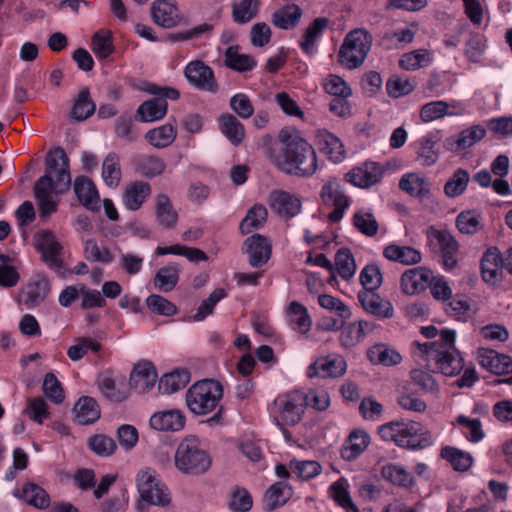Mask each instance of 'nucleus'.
Returning a JSON list of instances; mask_svg holds the SVG:
<instances>
[{
  "label": "nucleus",
  "mask_w": 512,
  "mask_h": 512,
  "mask_svg": "<svg viewBox=\"0 0 512 512\" xmlns=\"http://www.w3.org/2000/svg\"><path fill=\"white\" fill-rule=\"evenodd\" d=\"M71 184L69 158L63 148L50 151L45 160V174L34 186V195L40 210V216L48 217L56 212L58 203L53 194L67 191Z\"/></svg>",
  "instance_id": "f257e3e1"
},
{
  "label": "nucleus",
  "mask_w": 512,
  "mask_h": 512,
  "mask_svg": "<svg viewBox=\"0 0 512 512\" xmlns=\"http://www.w3.org/2000/svg\"><path fill=\"white\" fill-rule=\"evenodd\" d=\"M279 139L283 147L277 164L284 172L300 177H309L316 172V152L305 139L283 130L279 133Z\"/></svg>",
  "instance_id": "f03ea898"
},
{
  "label": "nucleus",
  "mask_w": 512,
  "mask_h": 512,
  "mask_svg": "<svg viewBox=\"0 0 512 512\" xmlns=\"http://www.w3.org/2000/svg\"><path fill=\"white\" fill-rule=\"evenodd\" d=\"M420 350L426 355L428 365L434 372L445 376H455L463 369V359L455 347V331L443 329L439 340L419 344Z\"/></svg>",
  "instance_id": "7ed1b4c3"
},
{
  "label": "nucleus",
  "mask_w": 512,
  "mask_h": 512,
  "mask_svg": "<svg viewBox=\"0 0 512 512\" xmlns=\"http://www.w3.org/2000/svg\"><path fill=\"white\" fill-rule=\"evenodd\" d=\"M223 386L214 379H204L194 383L186 392V403L189 410L195 415H206L216 410L215 414L207 419L211 426L223 424L221 405Z\"/></svg>",
  "instance_id": "20e7f679"
},
{
  "label": "nucleus",
  "mask_w": 512,
  "mask_h": 512,
  "mask_svg": "<svg viewBox=\"0 0 512 512\" xmlns=\"http://www.w3.org/2000/svg\"><path fill=\"white\" fill-rule=\"evenodd\" d=\"M379 435L385 441H393L399 447L417 450L431 444V434L415 421H392L379 427Z\"/></svg>",
  "instance_id": "39448f33"
},
{
  "label": "nucleus",
  "mask_w": 512,
  "mask_h": 512,
  "mask_svg": "<svg viewBox=\"0 0 512 512\" xmlns=\"http://www.w3.org/2000/svg\"><path fill=\"white\" fill-rule=\"evenodd\" d=\"M175 466L184 474L199 475L205 473L211 466V458L205 451L198 438L185 437L175 452Z\"/></svg>",
  "instance_id": "423d86ee"
},
{
  "label": "nucleus",
  "mask_w": 512,
  "mask_h": 512,
  "mask_svg": "<svg viewBox=\"0 0 512 512\" xmlns=\"http://www.w3.org/2000/svg\"><path fill=\"white\" fill-rule=\"evenodd\" d=\"M372 45L371 34L363 28L349 32L338 53V61L348 69L360 66Z\"/></svg>",
  "instance_id": "0eeeda50"
},
{
  "label": "nucleus",
  "mask_w": 512,
  "mask_h": 512,
  "mask_svg": "<svg viewBox=\"0 0 512 512\" xmlns=\"http://www.w3.org/2000/svg\"><path fill=\"white\" fill-rule=\"evenodd\" d=\"M146 91L156 98L142 103L136 112V117L141 122H153L162 119L168 109L166 99L177 100L180 97L178 90L170 87H160L156 84H150Z\"/></svg>",
  "instance_id": "6e6552de"
},
{
  "label": "nucleus",
  "mask_w": 512,
  "mask_h": 512,
  "mask_svg": "<svg viewBox=\"0 0 512 512\" xmlns=\"http://www.w3.org/2000/svg\"><path fill=\"white\" fill-rule=\"evenodd\" d=\"M136 481L142 500L157 506H167L170 503L171 497L167 488L156 480L152 470H141Z\"/></svg>",
  "instance_id": "1a4fd4ad"
},
{
  "label": "nucleus",
  "mask_w": 512,
  "mask_h": 512,
  "mask_svg": "<svg viewBox=\"0 0 512 512\" xmlns=\"http://www.w3.org/2000/svg\"><path fill=\"white\" fill-rule=\"evenodd\" d=\"M429 243L441 253L442 263L445 269L451 270L457 265V253L459 245L455 238L446 230H438L429 227L427 230Z\"/></svg>",
  "instance_id": "9d476101"
},
{
  "label": "nucleus",
  "mask_w": 512,
  "mask_h": 512,
  "mask_svg": "<svg viewBox=\"0 0 512 512\" xmlns=\"http://www.w3.org/2000/svg\"><path fill=\"white\" fill-rule=\"evenodd\" d=\"M308 396L301 392H292L285 399L275 401L279 415L274 418L278 426L297 424L304 413V405Z\"/></svg>",
  "instance_id": "9b49d317"
},
{
  "label": "nucleus",
  "mask_w": 512,
  "mask_h": 512,
  "mask_svg": "<svg viewBox=\"0 0 512 512\" xmlns=\"http://www.w3.org/2000/svg\"><path fill=\"white\" fill-rule=\"evenodd\" d=\"M320 197L324 205L334 207L328 216L329 220L331 222L340 221L350 204V199L346 196L340 183L336 180L327 181L322 186Z\"/></svg>",
  "instance_id": "f8f14e48"
},
{
  "label": "nucleus",
  "mask_w": 512,
  "mask_h": 512,
  "mask_svg": "<svg viewBox=\"0 0 512 512\" xmlns=\"http://www.w3.org/2000/svg\"><path fill=\"white\" fill-rule=\"evenodd\" d=\"M184 75L191 85L200 90L211 93L218 91L213 70L201 60L191 61L185 67Z\"/></svg>",
  "instance_id": "ddd939ff"
},
{
  "label": "nucleus",
  "mask_w": 512,
  "mask_h": 512,
  "mask_svg": "<svg viewBox=\"0 0 512 512\" xmlns=\"http://www.w3.org/2000/svg\"><path fill=\"white\" fill-rule=\"evenodd\" d=\"M267 202L271 211L284 219L296 216L302 208L300 198L284 190H272Z\"/></svg>",
  "instance_id": "4468645a"
},
{
  "label": "nucleus",
  "mask_w": 512,
  "mask_h": 512,
  "mask_svg": "<svg viewBox=\"0 0 512 512\" xmlns=\"http://www.w3.org/2000/svg\"><path fill=\"white\" fill-rule=\"evenodd\" d=\"M482 368L498 376L510 374L512 373V358L495 350L482 348ZM492 383L512 385V376L505 379H496Z\"/></svg>",
  "instance_id": "2eb2a0df"
},
{
  "label": "nucleus",
  "mask_w": 512,
  "mask_h": 512,
  "mask_svg": "<svg viewBox=\"0 0 512 512\" xmlns=\"http://www.w3.org/2000/svg\"><path fill=\"white\" fill-rule=\"evenodd\" d=\"M433 272L427 267H415L406 270L400 279L401 290L406 295L423 292L432 281Z\"/></svg>",
  "instance_id": "dca6fc26"
},
{
  "label": "nucleus",
  "mask_w": 512,
  "mask_h": 512,
  "mask_svg": "<svg viewBox=\"0 0 512 512\" xmlns=\"http://www.w3.org/2000/svg\"><path fill=\"white\" fill-rule=\"evenodd\" d=\"M503 257L497 247H489L482 256V280L491 286L501 283Z\"/></svg>",
  "instance_id": "f3484780"
},
{
  "label": "nucleus",
  "mask_w": 512,
  "mask_h": 512,
  "mask_svg": "<svg viewBox=\"0 0 512 512\" xmlns=\"http://www.w3.org/2000/svg\"><path fill=\"white\" fill-rule=\"evenodd\" d=\"M244 252L248 255V261L252 267H260L268 262L271 256V245L265 236L254 234L245 240Z\"/></svg>",
  "instance_id": "a211bd4d"
},
{
  "label": "nucleus",
  "mask_w": 512,
  "mask_h": 512,
  "mask_svg": "<svg viewBox=\"0 0 512 512\" xmlns=\"http://www.w3.org/2000/svg\"><path fill=\"white\" fill-rule=\"evenodd\" d=\"M37 249L41 253L42 260L53 269H60L63 261L60 258L61 245L51 231H43L38 236Z\"/></svg>",
  "instance_id": "6ab92c4d"
},
{
  "label": "nucleus",
  "mask_w": 512,
  "mask_h": 512,
  "mask_svg": "<svg viewBox=\"0 0 512 512\" xmlns=\"http://www.w3.org/2000/svg\"><path fill=\"white\" fill-rule=\"evenodd\" d=\"M382 168L375 162H366L345 175L348 182L360 188H368L378 183L382 177Z\"/></svg>",
  "instance_id": "aec40b11"
},
{
  "label": "nucleus",
  "mask_w": 512,
  "mask_h": 512,
  "mask_svg": "<svg viewBox=\"0 0 512 512\" xmlns=\"http://www.w3.org/2000/svg\"><path fill=\"white\" fill-rule=\"evenodd\" d=\"M156 381L157 373L150 362L138 363L130 375V386L140 394L152 389Z\"/></svg>",
  "instance_id": "412c9836"
},
{
  "label": "nucleus",
  "mask_w": 512,
  "mask_h": 512,
  "mask_svg": "<svg viewBox=\"0 0 512 512\" xmlns=\"http://www.w3.org/2000/svg\"><path fill=\"white\" fill-rule=\"evenodd\" d=\"M358 299L363 309L372 315L391 318L394 314L392 304L387 300H383L375 291H360Z\"/></svg>",
  "instance_id": "4be33fe9"
},
{
  "label": "nucleus",
  "mask_w": 512,
  "mask_h": 512,
  "mask_svg": "<svg viewBox=\"0 0 512 512\" xmlns=\"http://www.w3.org/2000/svg\"><path fill=\"white\" fill-rule=\"evenodd\" d=\"M185 425V417L179 410H166L154 413L150 418V426L157 431L181 430Z\"/></svg>",
  "instance_id": "5701e85b"
},
{
  "label": "nucleus",
  "mask_w": 512,
  "mask_h": 512,
  "mask_svg": "<svg viewBox=\"0 0 512 512\" xmlns=\"http://www.w3.org/2000/svg\"><path fill=\"white\" fill-rule=\"evenodd\" d=\"M151 14L154 22L162 27L171 28L178 23L179 14L173 0H156Z\"/></svg>",
  "instance_id": "b1692460"
},
{
  "label": "nucleus",
  "mask_w": 512,
  "mask_h": 512,
  "mask_svg": "<svg viewBox=\"0 0 512 512\" xmlns=\"http://www.w3.org/2000/svg\"><path fill=\"white\" fill-rule=\"evenodd\" d=\"M74 191L79 202L90 210H98L99 194L91 179L79 176L74 181Z\"/></svg>",
  "instance_id": "393cba45"
},
{
  "label": "nucleus",
  "mask_w": 512,
  "mask_h": 512,
  "mask_svg": "<svg viewBox=\"0 0 512 512\" xmlns=\"http://www.w3.org/2000/svg\"><path fill=\"white\" fill-rule=\"evenodd\" d=\"M151 194V185L143 181H135L125 188L123 201L127 209L138 210Z\"/></svg>",
  "instance_id": "a878e982"
},
{
  "label": "nucleus",
  "mask_w": 512,
  "mask_h": 512,
  "mask_svg": "<svg viewBox=\"0 0 512 512\" xmlns=\"http://www.w3.org/2000/svg\"><path fill=\"white\" fill-rule=\"evenodd\" d=\"M386 259L404 265L418 264L422 260L420 251L410 246L388 245L383 250Z\"/></svg>",
  "instance_id": "bb28decb"
},
{
  "label": "nucleus",
  "mask_w": 512,
  "mask_h": 512,
  "mask_svg": "<svg viewBox=\"0 0 512 512\" xmlns=\"http://www.w3.org/2000/svg\"><path fill=\"white\" fill-rule=\"evenodd\" d=\"M75 420L80 425H88L100 417V409L97 402L89 396L81 397L73 408Z\"/></svg>",
  "instance_id": "cd10ccee"
},
{
  "label": "nucleus",
  "mask_w": 512,
  "mask_h": 512,
  "mask_svg": "<svg viewBox=\"0 0 512 512\" xmlns=\"http://www.w3.org/2000/svg\"><path fill=\"white\" fill-rule=\"evenodd\" d=\"M220 131L229 139V141L238 146L245 138L244 125L236 116L230 113L223 114L219 117Z\"/></svg>",
  "instance_id": "c85d7f7f"
},
{
  "label": "nucleus",
  "mask_w": 512,
  "mask_h": 512,
  "mask_svg": "<svg viewBox=\"0 0 512 512\" xmlns=\"http://www.w3.org/2000/svg\"><path fill=\"white\" fill-rule=\"evenodd\" d=\"M155 214L159 225L163 228L172 229L176 226L178 214L167 195L158 194L156 196Z\"/></svg>",
  "instance_id": "c756f323"
},
{
  "label": "nucleus",
  "mask_w": 512,
  "mask_h": 512,
  "mask_svg": "<svg viewBox=\"0 0 512 512\" xmlns=\"http://www.w3.org/2000/svg\"><path fill=\"white\" fill-rule=\"evenodd\" d=\"M399 187L412 197L425 198L430 193V184L416 173H408L402 176Z\"/></svg>",
  "instance_id": "7c9ffc66"
},
{
  "label": "nucleus",
  "mask_w": 512,
  "mask_h": 512,
  "mask_svg": "<svg viewBox=\"0 0 512 512\" xmlns=\"http://www.w3.org/2000/svg\"><path fill=\"white\" fill-rule=\"evenodd\" d=\"M318 144L320 150L334 163L341 162L345 158L343 143L332 133L327 131L320 133L318 135Z\"/></svg>",
  "instance_id": "2f4dec72"
},
{
  "label": "nucleus",
  "mask_w": 512,
  "mask_h": 512,
  "mask_svg": "<svg viewBox=\"0 0 512 512\" xmlns=\"http://www.w3.org/2000/svg\"><path fill=\"white\" fill-rule=\"evenodd\" d=\"M291 496V487L285 482H277L265 492L264 509L266 511H273L277 507L284 505Z\"/></svg>",
  "instance_id": "473e14b6"
},
{
  "label": "nucleus",
  "mask_w": 512,
  "mask_h": 512,
  "mask_svg": "<svg viewBox=\"0 0 512 512\" xmlns=\"http://www.w3.org/2000/svg\"><path fill=\"white\" fill-rule=\"evenodd\" d=\"M237 45L230 46L224 53V64L226 67L243 73L251 71L256 66V60L247 54H240Z\"/></svg>",
  "instance_id": "72a5a7b5"
},
{
  "label": "nucleus",
  "mask_w": 512,
  "mask_h": 512,
  "mask_svg": "<svg viewBox=\"0 0 512 512\" xmlns=\"http://www.w3.org/2000/svg\"><path fill=\"white\" fill-rule=\"evenodd\" d=\"M367 357L373 364L384 366L396 365L402 360L401 355L394 348L383 343L373 345L367 351Z\"/></svg>",
  "instance_id": "f704fd0d"
},
{
  "label": "nucleus",
  "mask_w": 512,
  "mask_h": 512,
  "mask_svg": "<svg viewBox=\"0 0 512 512\" xmlns=\"http://www.w3.org/2000/svg\"><path fill=\"white\" fill-rule=\"evenodd\" d=\"M302 16V10L295 4L286 5L275 11L271 16V22L280 29L294 28Z\"/></svg>",
  "instance_id": "c9c22d12"
},
{
  "label": "nucleus",
  "mask_w": 512,
  "mask_h": 512,
  "mask_svg": "<svg viewBox=\"0 0 512 512\" xmlns=\"http://www.w3.org/2000/svg\"><path fill=\"white\" fill-rule=\"evenodd\" d=\"M179 266L176 263H169L160 268L154 277V286L160 291H171L179 281Z\"/></svg>",
  "instance_id": "e433bc0d"
},
{
  "label": "nucleus",
  "mask_w": 512,
  "mask_h": 512,
  "mask_svg": "<svg viewBox=\"0 0 512 512\" xmlns=\"http://www.w3.org/2000/svg\"><path fill=\"white\" fill-rule=\"evenodd\" d=\"M369 435L363 430L352 431L347 439V446L342 450L343 458L353 460L367 448Z\"/></svg>",
  "instance_id": "4c0bfd02"
},
{
  "label": "nucleus",
  "mask_w": 512,
  "mask_h": 512,
  "mask_svg": "<svg viewBox=\"0 0 512 512\" xmlns=\"http://www.w3.org/2000/svg\"><path fill=\"white\" fill-rule=\"evenodd\" d=\"M190 381L187 370H176L165 374L159 381L158 388L163 394H171L183 389Z\"/></svg>",
  "instance_id": "58836bf2"
},
{
  "label": "nucleus",
  "mask_w": 512,
  "mask_h": 512,
  "mask_svg": "<svg viewBox=\"0 0 512 512\" xmlns=\"http://www.w3.org/2000/svg\"><path fill=\"white\" fill-rule=\"evenodd\" d=\"M440 140L439 131L428 133L420 142V148L417 152L418 158L421 160L422 165L431 166L438 160V151L435 145Z\"/></svg>",
  "instance_id": "ea45409f"
},
{
  "label": "nucleus",
  "mask_w": 512,
  "mask_h": 512,
  "mask_svg": "<svg viewBox=\"0 0 512 512\" xmlns=\"http://www.w3.org/2000/svg\"><path fill=\"white\" fill-rule=\"evenodd\" d=\"M382 477L392 483L393 485L410 488L414 485L415 481L413 476L407 472L403 467L395 464H387L381 469Z\"/></svg>",
  "instance_id": "a19ab883"
},
{
  "label": "nucleus",
  "mask_w": 512,
  "mask_h": 512,
  "mask_svg": "<svg viewBox=\"0 0 512 512\" xmlns=\"http://www.w3.org/2000/svg\"><path fill=\"white\" fill-rule=\"evenodd\" d=\"M268 212L265 206L255 204L250 208L245 218L240 223V231L243 235L249 234L253 229H258L264 225L267 220Z\"/></svg>",
  "instance_id": "79ce46f5"
},
{
  "label": "nucleus",
  "mask_w": 512,
  "mask_h": 512,
  "mask_svg": "<svg viewBox=\"0 0 512 512\" xmlns=\"http://www.w3.org/2000/svg\"><path fill=\"white\" fill-rule=\"evenodd\" d=\"M176 130L171 124H165L160 127L149 130L145 138L156 148H165L173 143L176 138Z\"/></svg>",
  "instance_id": "37998d69"
},
{
  "label": "nucleus",
  "mask_w": 512,
  "mask_h": 512,
  "mask_svg": "<svg viewBox=\"0 0 512 512\" xmlns=\"http://www.w3.org/2000/svg\"><path fill=\"white\" fill-rule=\"evenodd\" d=\"M95 109L96 105L90 97L89 89L83 88L75 100L71 116L77 121H84L93 115Z\"/></svg>",
  "instance_id": "c03bdc74"
},
{
  "label": "nucleus",
  "mask_w": 512,
  "mask_h": 512,
  "mask_svg": "<svg viewBox=\"0 0 512 512\" xmlns=\"http://www.w3.org/2000/svg\"><path fill=\"white\" fill-rule=\"evenodd\" d=\"M165 167V162L157 156L143 155L136 159V170L147 178L161 175Z\"/></svg>",
  "instance_id": "a18cd8bd"
},
{
  "label": "nucleus",
  "mask_w": 512,
  "mask_h": 512,
  "mask_svg": "<svg viewBox=\"0 0 512 512\" xmlns=\"http://www.w3.org/2000/svg\"><path fill=\"white\" fill-rule=\"evenodd\" d=\"M49 290V282L44 278L29 283L24 291V304L28 307L38 305L44 301Z\"/></svg>",
  "instance_id": "49530a36"
},
{
  "label": "nucleus",
  "mask_w": 512,
  "mask_h": 512,
  "mask_svg": "<svg viewBox=\"0 0 512 512\" xmlns=\"http://www.w3.org/2000/svg\"><path fill=\"white\" fill-rule=\"evenodd\" d=\"M23 499L30 505L46 509L50 505L48 493L40 486L34 483H27L22 488Z\"/></svg>",
  "instance_id": "de8ad7c7"
},
{
  "label": "nucleus",
  "mask_w": 512,
  "mask_h": 512,
  "mask_svg": "<svg viewBox=\"0 0 512 512\" xmlns=\"http://www.w3.org/2000/svg\"><path fill=\"white\" fill-rule=\"evenodd\" d=\"M329 20L325 17L316 18L306 29L304 34V40L300 46L302 50L311 54L313 52L314 44L320 37L323 31L327 28Z\"/></svg>",
  "instance_id": "09e8293b"
},
{
  "label": "nucleus",
  "mask_w": 512,
  "mask_h": 512,
  "mask_svg": "<svg viewBox=\"0 0 512 512\" xmlns=\"http://www.w3.org/2000/svg\"><path fill=\"white\" fill-rule=\"evenodd\" d=\"M441 457L447 460L456 471H466L472 465V457L469 453L457 448L446 446L441 449Z\"/></svg>",
  "instance_id": "8fccbe9b"
},
{
  "label": "nucleus",
  "mask_w": 512,
  "mask_h": 512,
  "mask_svg": "<svg viewBox=\"0 0 512 512\" xmlns=\"http://www.w3.org/2000/svg\"><path fill=\"white\" fill-rule=\"evenodd\" d=\"M477 127L478 126H474L471 129L463 130L457 136L448 137L444 141V147L448 151L452 152L464 150L466 148L471 147L477 141V135L475 131Z\"/></svg>",
  "instance_id": "3c124183"
},
{
  "label": "nucleus",
  "mask_w": 512,
  "mask_h": 512,
  "mask_svg": "<svg viewBox=\"0 0 512 512\" xmlns=\"http://www.w3.org/2000/svg\"><path fill=\"white\" fill-rule=\"evenodd\" d=\"M330 490L334 501L346 512H359L347 491V481L344 478H340L333 483Z\"/></svg>",
  "instance_id": "603ef678"
},
{
  "label": "nucleus",
  "mask_w": 512,
  "mask_h": 512,
  "mask_svg": "<svg viewBox=\"0 0 512 512\" xmlns=\"http://www.w3.org/2000/svg\"><path fill=\"white\" fill-rule=\"evenodd\" d=\"M470 180L469 174L464 169H457L452 177L444 185V193L449 198L461 195Z\"/></svg>",
  "instance_id": "864d4df0"
},
{
  "label": "nucleus",
  "mask_w": 512,
  "mask_h": 512,
  "mask_svg": "<svg viewBox=\"0 0 512 512\" xmlns=\"http://www.w3.org/2000/svg\"><path fill=\"white\" fill-rule=\"evenodd\" d=\"M102 177L110 187H116L121 179L119 158L115 153L107 155L102 166Z\"/></svg>",
  "instance_id": "5fc2aeb1"
},
{
  "label": "nucleus",
  "mask_w": 512,
  "mask_h": 512,
  "mask_svg": "<svg viewBox=\"0 0 512 512\" xmlns=\"http://www.w3.org/2000/svg\"><path fill=\"white\" fill-rule=\"evenodd\" d=\"M335 265L338 274L343 279H350L356 271V264L351 251L348 248H341L335 255Z\"/></svg>",
  "instance_id": "6e6d98bb"
},
{
  "label": "nucleus",
  "mask_w": 512,
  "mask_h": 512,
  "mask_svg": "<svg viewBox=\"0 0 512 512\" xmlns=\"http://www.w3.org/2000/svg\"><path fill=\"white\" fill-rule=\"evenodd\" d=\"M355 228L367 237H374L378 233L379 224L370 212L358 211L353 216Z\"/></svg>",
  "instance_id": "4d7b16f0"
},
{
  "label": "nucleus",
  "mask_w": 512,
  "mask_h": 512,
  "mask_svg": "<svg viewBox=\"0 0 512 512\" xmlns=\"http://www.w3.org/2000/svg\"><path fill=\"white\" fill-rule=\"evenodd\" d=\"M450 105L445 101H432L424 106L420 110V117L424 122H430L445 115H457L460 112L449 111Z\"/></svg>",
  "instance_id": "13d9d810"
},
{
  "label": "nucleus",
  "mask_w": 512,
  "mask_h": 512,
  "mask_svg": "<svg viewBox=\"0 0 512 512\" xmlns=\"http://www.w3.org/2000/svg\"><path fill=\"white\" fill-rule=\"evenodd\" d=\"M84 254L88 261L100 262L103 264L111 263L114 255L108 247L100 248L94 239H88L85 242Z\"/></svg>",
  "instance_id": "bf43d9fd"
},
{
  "label": "nucleus",
  "mask_w": 512,
  "mask_h": 512,
  "mask_svg": "<svg viewBox=\"0 0 512 512\" xmlns=\"http://www.w3.org/2000/svg\"><path fill=\"white\" fill-rule=\"evenodd\" d=\"M289 313L292 315L291 322L295 329L302 334L310 330L312 321L307 309L302 304L295 301L291 302L289 304Z\"/></svg>",
  "instance_id": "052dcab7"
},
{
  "label": "nucleus",
  "mask_w": 512,
  "mask_h": 512,
  "mask_svg": "<svg viewBox=\"0 0 512 512\" xmlns=\"http://www.w3.org/2000/svg\"><path fill=\"white\" fill-rule=\"evenodd\" d=\"M89 448L98 456H111L117 448L115 441L104 434L91 436L88 440Z\"/></svg>",
  "instance_id": "680f3d73"
},
{
  "label": "nucleus",
  "mask_w": 512,
  "mask_h": 512,
  "mask_svg": "<svg viewBox=\"0 0 512 512\" xmlns=\"http://www.w3.org/2000/svg\"><path fill=\"white\" fill-rule=\"evenodd\" d=\"M24 413L38 424H42L50 416L47 403L41 397L28 398Z\"/></svg>",
  "instance_id": "e2e57ef3"
},
{
  "label": "nucleus",
  "mask_w": 512,
  "mask_h": 512,
  "mask_svg": "<svg viewBox=\"0 0 512 512\" xmlns=\"http://www.w3.org/2000/svg\"><path fill=\"white\" fill-rule=\"evenodd\" d=\"M258 0H241L233 5V19L235 22L243 24L249 22L257 14Z\"/></svg>",
  "instance_id": "0e129e2a"
},
{
  "label": "nucleus",
  "mask_w": 512,
  "mask_h": 512,
  "mask_svg": "<svg viewBox=\"0 0 512 512\" xmlns=\"http://www.w3.org/2000/svg\"><path fill=\"white\" fill-rule=\"evenodd\" d=\"M88 350L97 353L101 350V344L88 337L78 338L77 343L68 348L67 355L72 361H78Z\"/></svg>",
  "instance_id": "69168bd1"
},
{
  "label": "nucleus",
  "mask_w": 512,
  "mask_h": 512,
  "mask_svg": "<svg viewBox=\"0 0 512 512\" xmlns=\"http://www.w3.org/2000/svg\"><path fill=\"white\" fill-rule=\"evenodd\" d=\"M230 108L242 119L250 118L254 113V107L249 97L244 93H237L230 98Z\"/></svg>",
  "instance_id": "338daca9"
},
{
  "label": "nucleus",
  "mask_w": 512,
  "mask_h": 512,
  "mask_svg": "<svg viewBox=\"0 0 512 512\" xmlns=\"http://www.w3.org/2000/svg\"><path fill=\"white\" fill-rule=\"evenodd\" d=\"M360 282L364 290L375 291L382 283V274L375 264L367 265L360 273Z\"/></svg>",
  "instance_id": "774afa93"
}]
</instances>
